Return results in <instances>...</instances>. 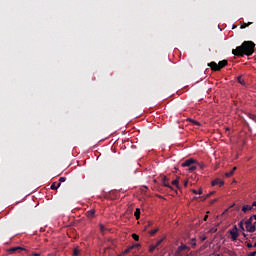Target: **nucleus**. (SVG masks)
Masks as SVG:
<instances>
[{"label":"nucleus","instance_id":"39","mask_svg":"<svg viewBox=\"0 0 256 256\" xmlns=\"http://www.w3.org/2000/svg\"><path fill=\"white\" fill-rule=\"evenodd\" d=\"M33 256H41L39 253H33Z\"/></svg>","mask_w":256,"mask_h":256},{"label":"nucleus","instance_id":"40","mask_svg":"<svg viewBox=\"0 0 256 256\" xmlns=\"http://www.w3.org/2000/svg\"><path fill=\"white\" fill-rule=\"evenodd\" d=\"M227 211H229V209H226V210L223 212V215H225V213H227Z\"/></svg>","mask_w":256,"mask_h":256},{"label":"nucleus","instance_id":"38","mask_svg":"<svg viewBox=\"0 0 256 256\" xmlns=\"http://www.w3.org/2000/svg\"><path fill=\"white\" fill-rule=\"evenodd\" d=\"M188 183H189V181H185L184 182V187H187Z\"/></svg>","mask_w":256,"mask_h":256},{"label":"nucleus","instance_id":"22","mask_svg":"<svg viewBox=\"0 0 256 256\" xmlns=\"http://www.w3.org/2000/svg\"><path fill=\"white\" fill-rule=\"evenodd\" d=\"M172 185H175L176 187H179V180L172 181Z\"/></svg>","mask_w":256,"mask_h":256},{"label":"nucleus","instance_id":"35","mask_svg":"<svg viewBox=\"0 0 256 256\" xmlns=\"http://www.w3.org/2000/svg\"><path fill=\"white\" fill-rule=\"evenodd\" d=\"M207 219H209V215L204 216V221H207Z\"/></svg>","mask_w":256,"mask_h":256},{"label":"nucleus","instance_id":"43","mask_svg":"<svg viewBox=\"0 0 256 256\" xmlns=\"http://www.w3.org/2000/svg\"><path fill=\"white\" fill-rule=\"evenodd\" d=\"M233 206H235V204H232V206H230V207H233Z\"/></svg>","mask_w":256,"mask_h":256},{"label":"nucleus","instance_id":"6","mask_svg":"<svg viewBox=\"0 0 256 256\" xmlns=\"http://www.w3.org/2000/svg\"><path fill=\"white\" fill-rule=\"evenodd\" d=\"M230 235L232 241H237V237H239V232H237V226H234V229L230 230Z\"/></svg>","mask_w":256,"mask_h":256},{"label":"nucleus","instance_id":"18","mask_svg":"<svg viewBox=\"0 0 256 256\" xmlns=\"http://www.w3.org/2000/svg\"><path fill=\"white\" fill-rule=\"evenodd\" d=\"M163 241H165V236L162 237L160 240L157 241L156 247H159V245H161V243H162Z\"/></svg>","mask_w":256,"mask_h":256},{"label":"nucleus","instance_id":"12","mask_svg":"<svg viewBox=\"0 0 256 256\" xmlns=\"http://www.w3.org/2000/svg\"><path fill=\"white\" fill-rule=\"evenodd\" d=\"M59 187H61V183H53L51 186H50V189H52L53 191H55L56 189H59Z\"/></svg>","mask_w":256,"mask_h":256},{"label":"nucleus","instance_id":"14","mask_svg":"<svg viewBox=\"0 0 256 256\" xmlns=\"http://www.w3.org/2000/svg\"><path fill=\"white\" fill-rule=\"evenodd\" d=\"M134 216L136 217V219H139V217H141V209L137 208L134 213Z\"/></svg>","mask_w":256,"mask_h":256},{"label":"nucleus","instance_id":"42","mask_svg":"<svg viewBox=\"0 0 256 256\" xmlns=\"http://www.w3.org/2000/svg\"><path fill=\"white\" fill-rule=\"evenodd\" d=\"M226 131H229V128H226Z\"/></svg>","mask_w":256,"mask_h":256},{"label":"nucleus","instance_id":"9","mask_svg":"<svg viewBox=\"0 0 256 256\" xmlns=\"http://www.w3.org/2000/svg\"><path fill=\"white\" fill-rule=\"evenodd\" d=\"M252 209H253V206H251V205H244L242 207V212L243 213H247V212L251 211Z\"/></svg>","mask_w":256,"mask_h":256},{"label":"nucleus","instance_id":"30","mask_svg":"<svg viewBox=\"0 0 256 256\" xmlns=\"http://www.w3.org/2000/svg\"><path fill=\"white\" fill-rule=\"evenodd\" d=\"M200 239H201V241H205V240L207 239V236L201 235V236H200Z\"/></svg>","mask_w":256,"mask_h":256},{"label":"nucleus","instance_id":"8","mask_svg":"<svg viewBox=\"0 0 256 256\" xmlns=\"http://www.w3.org/2000/svg\"><path fill=\"white\" fill-rule=\"evenodd\" d=\"M215 185H220V187H221L224 185V182H223V180H219V179L213 180L212 187H215Z\"/></svg>","mask_w":256,"mask_h":256},{"label":"nucleus","instance_id":"11","mask_svg":"<svg viewBox=\"0 0 256 256\" xmlns=\"http://www.w3.org/2000/svg\"><path fill=\"white\" fill-rule=\"evenodd\" d=\"M237 171V167H234L232 171L225 174V177H233V174Z\"/></svg>","mask_w":256,"mask_h":256},{"label":"nucleus","instance_id":"1","mask_svg":"<svg viewBox=\"0 0 256 256\" xmlns=\"http://www.w3.org/2000/svg\"><path fill=\"white\" fill-rule=\"evenodd\" d=\"M232 53L237 57H243V55H247V57H249L252 53H255V44L253 41H244L241 46L233 49Z\"/></svg>","mask_w":256,"mask_h":256},{"label":"nucleus","instance_id":"16","mask_svg":"<svg viewBox=\"0 0 256 256\" xmlns=\"http://www.w3.org/2000/svg\"><path fill=\"white\" fill-rule=\"evenodd\" d=\"M252 22H248V23H243L240 27V29H246V27H249V25H251Z\"/></svg>","mask_w":256,"mask_h":256},{"label":"nucleus","instance_id":"2","mask_svg":"<svg viewBox=\"0 0 256 256\" xmlns=\"http://www.w3.org/2000/svg\"><path fill=\"white\" fill-rule=\"evenodd\" d=\"M253 221H255L254 223H256V215L251 216L245 222L246 231H248V233H255V224H253Z\"/></svg>","mask_w":256,"mask_h":256},{"label":"nucleus","instance_id":"4","mask_svg":"<svg viewBox=\"0 0 256 256\" xmlns=\"http://www.w3.org/2000/svg\"><path fill=\"white\" fill-rule=\"evenodd\" d=\"M21 251H27V249L21 247V246H16V247H12L8 250V253H10L11 255L15 254V253H21Z\"/></svg>","mask_w":256,"mask_h":256},{"label":"nucleus","instance_id":"46","mask_svg":"<svg viewBox=\"0 0 256 256\" xmlns=\"http://www.w3.org/2000/svg\"><path fill=\"white\" fill-rule=\"evenodd\" d=\"M253 247H256V243L253 245Z\"/></svg>","mask_w":256,"mask_h":256},{"label":"nucleus","instance_id":"17","mask_svg":"<svg viewBox=\"0 0 256 256\" xmlns=\"http://www.w3.org/2000/svg\"><path fill=\"white\" fill-rule=\"evenodd\" d=\"M88 217H93L95 215V210H89L87 212Z\"/></svg>","mask_w":256,"mask_h":256},{"label":"nucleus","instance_id":"45","mask_svg":"<svg viewBox=\"0 0 256 256\" xmlns=\"http://www.w3.org/2000/svg\"><path fill=\"white\" fill-rule=\"evenodd\" d=\"M233 206H235V204H232V206H230V207H233Z\"/></svg>","mask_w":256,"mask_h":256},{"label":"nucleus","instance_id":"15","mask_svg":"<svg viewBox=\"0 0 256 256\" xmlns=\"http://www.w3.org/2000/svg\"><path fill=\"white\" fill-rule=\"evenodd\" d=\"M192 125H196V127H201V123H199L197 120L190 119L189 120Z\"/></svg>","mask_w":256,"mask_h":256},{"label":"nucleus","instance_id":"24","mask_svg":"<svg viewBox=\"0 0 256 256\" xmlns=\"http://www.w3.org/2000/svg\"><path fill=\"white\" fill-rule=\"evenodd\" d=\"M190 245H191L192 247H196V246H197V243H195V238H193V239L191 240Z\"/></svg>","mask_w":256,"mask_h":256},{"label":"nucleus","instance_id":"21","mask_svg":"<svg viewBox=\"0 0 256 256\" xmlns=\"http://www.w3.org/2000/svg\"><path fill=\"white\" fill-rule=\"evenodd\" d=\"M195 169H197V166H191V167L188 169V171H189L190 173H193V171H195Z\"/></svg>","mask_w":256,"mask_h":256},{"label":"nucleus","instance_id":"13","mask_svg":"<svg viewBox=\"0 0 256 256\" xmlns=\"http://www.w3.org/2000/svg\"><path fill=\"white\" fill-rule=\"evenodd\" d=\"M192 193H194V195H203V189L202 188H199V190H195L193 189L192 190Z\"/></svg>","mask_w":256,"mask_h":256},{"label":"nucleus","instance_id":"10","mask_svg":"<svg viewBox=\"0 0 256 256\" xmlns=\"http://www.w3.org/2000/svg\"><path fill=\"white\" fill-rule=\"evenodd\" d=\"M167 181H168L167 177L164 176V178H163L164 187H168L169 189H173V187H171V185H169V182H167Z\"/></svg>","mask_w":256,"mask_h":256},{"label":"nucleus","instance_id":"44","mask_svg":"<svg viewBox=\"0 0 256 256\" xmlns=\"http://www.w3.org/2000/svg\"><path fill=\"white\" fill-rule=\"evenodd\" d=\"M233 206H235V204H232V206H230V207H233Z\"/></svg>","mask_w":256,"mask_h":256},{"label":"nucleus","instance_id":"27","mask_svg":"<svg viewBox=\"0 0 256 256\" xmlns=\"http://www.w3.org/2000/svg\"><path fill=\"white\" fill-rule=\"evenodd\" d=\"M198 167H200V169H203L205 167L204 163H197Z\"/></svg>","mask_w":256,"mask_h":256},{"label":"nucleus","instance_id":"25","mask_svg":"<svg viewBox=\"0 0 256 256\" xmlns=\"http://www.w3.org/2000/svg\"><path fill=\"white\" fill-rule=\"evenodd\" d=\"M215 194V192H210V193H208L207 195H206V197H205V199H209V197L211 196V195H214Z\"/></svg>","mask_w":256,"mask_h":256},{"label":"nucleus","instance_id":"31","mask_svg":"<svg viewBox=\"0 0 256 256\" xmlns=\"http://www.w3.org/2000/svg\"><path fill=\"white\" fill-rule=\"evenodd\" d=\"M239 227L242 229V231H245V228H243V221L239 223Z\"/></svg>","mask_w":256,"mask_h":256},{"label":"nucleus","instance_id":"32","mask_svg":"<svg viewBox=\"0 0 256 256\" xmlns=\"http://www.w3.org/2000/svg\"><path fill=\"white\" fill-rule=\"evenodd\" d=\"M74 255H75V256L79 255V250L75 249V250H74Z\"/></svg>","mask_w":256,"mask_h":256},{"label":"nucleus","instance_id":"33","mask_svg":"<svg viewBox=\"0 0 256 256\" xmlns=\"http://www.w3.org/2000/svg\"><path fill=\"white\" fill-rule=\"evenodd\" d=\"M130 249H133V247H130L124 251V253H129Z\"/></svg>","mask_w":256,"mask_h":256},{"label":"nucleus","instance_id":"26","mask_svg":"<svg viewBox=\"0 0 256 256\" xmlns=\"http://www.w3.org/2000/svg\"><path fill=\"white\" fill-rule=\"evenodd\" d=\"M157 231H159L158 228H157V229H154V230H152V231H150V235H155V233H157Z\"/></svg>","mask_w":256,"mask_h":256},{"label":"nucleus","instance_id":"34","mask_svg":"<svg viewBox=\"0 0 256 256\" xmlns=\"http://www.w3.org/2000/svg\"><path fill=\"white\" fill-rule=\"evenodd\" d=\"M248 256H256V251L250 253Z\"/></svg>","mask_w":256,"mask_h":256},{"label":"nucleus","instance_id":"19","mask_svg":"<svg viewBox=\"0 0 256 256\" xmlns=\"http://www.w3.org/2000/svg\"><path fill=\"white\" fill-rule=\"evenodd\" d=\"M238 79V83H240V85H245V81L243 80V78L240 76L237 78Z\"/></svg>","mask_w":256,"mask_h":256},{"label":"nucleus","instance_id":"20","mask_svg":"<svg viewBox=\"0 0 256 256\" xmlns=\"http://www.w3.org/2000/svg\"><path fill=\"white\" fill-rule=\"evenodd\" d=\"M132 239H134V241H139V235L132 234Z\"/></svg>","mask_w":256,"mask_h":256},{"label":"nucleus","instance_id":"5","mask_svg":"<svg viewBox=\"0 0 256 256\" xmlns=\"http://www.w3.org/2000/svg\"><path fill=\"white\" fill-rule=\"evenodd\" d=\"M197 163V160L190 158L182 163V167H191V165H195Z\"/></svg>","mask_w":256,"mask_h":256},{"label":"nucleus","instance_id":"41","mask_svg":"<svg viewBox=\"0 0 256 256\" xmlns=\"http://www.w3.org/2000/svg\"><path fill=\"white\" fill-rule=\"evenodd\" d=\"M100 229H101V231H103V229H104L103 225H100Z\"/></svg>","mask_w":256,"mask_h":256},{"label":"nucleus","instance_id":"37","mask_svg":"<svg viewBox=\"0 0 256 256\" xmlns=\"http://www.w3.org/2000/svg\"><path fill=\"white\" fill-rule=\"evenodd\" d=\"M213 203H217V199L212 200L211 205H213Z\"/></svg>","mask_w":256,"mask_h":256},{"label":"nucleus","instance_id":"7","mask_svg":"<svg viewBox=\"0 0 256 256\" xmlns=\"http://www.w3.org/2000/svg\"><path fill=\"white\" fill-rule=\"evenodd\" d=\"M189 251V246L185 245V244H181L177 251H176V255H181V251Z\"/></svg>","mask_w":256,"mask_h":256},{"label":"nucleus","instance_id":"29","mask_svg":"<svg viewBox=\"0 0 256 256\" xmlns=\"http://www.w3.org/2000/svg\"><path fill=\"white\" fill-rule=\"evenodd\" d=\"M155 249H157V246H156V245H154V246H151V247H150V252H153V251H155Z\"/></svg>","mask_w":256,"mask_h":256},{"label":"nucleus","instance_id":"36","mask_svg":"<svg viewBox=\"0 0 256 256\" xmlns=\"http://www.w3.org/2000/svg\"><path fill=\"white\" fill-rule=\"evenodd\" d=\"M247 247H248L249 249H251V247H253V245H252L251 243H248V244H247Z\"/></svg>","mask_w":256,"mask_h":256},{"label":"nucleus","instance_id":"23","mask_svg":"<svg viewBox=\"0 0 256 256\" xmlns=\"http://www.w3.org/2000/svg\"><path fill=\"white\" fill-rule=\"evenodd\" d=\"M208 233H217V228L213 227L211 228Z\"/></svg>","mask_w":256,"mask_h":256},{"label":"nucleus","instance_id":"3","mask_svg":"<svg viewBox=\"0 0 256 256\" xmlns=\"http://www.w3.org/2000/svg\"><path fill=\"white\" fill-rule=\"evenodd\" d=\"M208 65L212 71H221L223 67L227 66V60H222L218 64L216 62H210Z\"/></svg>","mask_w":256,"mask_h":256},{"label":"nucleus","instance_id":"28","mask_svg":"<svg viewBox=\"0 0 256 256\" xmlns=\"http://www.w3.org/2000/svg\"><path fill=\"white\" fill-rule=\"evenodd\" d=\"M59 181H60V184H61V183H65L66 179H65V177H60V178H59Z\"/></svg>","mask_w":256,"mask_h":256}]
</instances>
